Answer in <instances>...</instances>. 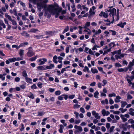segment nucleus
Here are the masks:
<instances>
[{"label": "nucleus", "instance_id": "09e8293b", "mask_svg": "<svg viewBox=\"0 0 134 134\" xmlns=\"http://www.w3.org/2000/svg\"><path fill=\"white\" fill-rule=\"evenodd\" d=\"M55 94L56 95H59L61 94V92L60 91H56L55 92Z\"/></svg>", "mask_w": 134, "mask_h": 134}, {"label": "nucleus", "instance_id": "412c9836", "mask_svg": "<svg viewBox=\"0 0 134 134\" xmlns=\"http://www.w3.org/2000/svg\"><path fill=\"white\" fill-rule=\"evenodd\" d=\"M5 17L8 18L9 20L10 21H11L12 20L11 18V16L9 15H8L7 13H5Z\"/></svg>", "mask_w": 134, "mask_h": 134}, {"label": "nucleus", "instance_id": "6e6552de", "mask_svg": "<svg viewBox=\"0 0 134 134\" xmlns=\"http://www.w3.org/2000/svg\"><path fill=\"white\" fill-rule=\"evenodd\" d=\"M99 15L100 16H103L104 18H107L108 16V14L107 13L102 11L99 14Z\"/></svg>", "mask_w": 134, "mask_h": 134}, {"label": "nucleus", "instance_id": "052dcab7", "mask_svg": "<svg viewBox=\"0 0 134 134\" xmlns=\"http://www.w3.org/2000/svg\"><path fill=\"white\" fill-rule=\"evenodd\" d=\"M63 95L62 94L58 97V99L60 100H62L63 99Z\"/></svg>", "mask_w": 134, "mask_h": 134}, {"label": "nucleus", "instance_id": "f8f14e48", "mask_svg": "<svg viewBox=\"0 0 134 134\" xmlns=\"http://www.w3.org/2000/svg\"><path fill=\"white\" fill-rule=\"evenodd\" d=\"M121 98V97L119 96H116V98L114 99L115 102V103H119L120 102V99Z\"/></svg>", "mask_w": 134, "mask_h": 134}, {"label": "nucleus", "instance_id": "e2e57ef3", "mask_svg": "<svg viewBox=\"0 0 134 134\" xmlns=\"http://www.w3.org/2000/svg\"><path fill=\"white\" fill-rule=\"evenodd\" d=\"M109 104L111 105L112 104L114 103V101L113 100L110 98L109 99Z\"/></svg>", "mask_w": 134, "mask_h": 134}, {"label": "nucleus", "instance_id": "680f3d73", "mask_svg": "<svg viewBox=\"0 0 134 134\" xmlns=\"http://www.w3.org/2000/svg\"><path fill=\"white\" fill-rule=\"evenodd\" d=\"M37 69L39 70H43L44 69L43 66H39L38 67Z\"/></svg>", "mask_w": 134, "mask_h": 134}, {"label": "nucleus", "instance_id": "5701e85b", "mask_svg": "<svg viewBox=\"0 0 134 134\" xmlns=\"http://www.w3.org/2000/svg\"><path fill=\"white\" fill-rule=\"evenodd\" d=\"M45 114V112L44 111H38L37 112L38 116H41Z\"/></svg>", "mask_w": 134, "mask_h": 134}, {"label": "nucleus", "instance_id": "cd10ccee", "mask_svg": "<svg viewBox=\"0 0 134 134\" xmlns=\"http://www.w3.org/2000/svg\"><path fill=\"white\" fill-rule=\"evenodd\" d=\"M90 14V15H93L95 14V12L93 10L91 9L90 8L89 11Z\"/></svg>", "mask_w": 134, "mask_h": 134}, {"label": "nucleus", "instance_id": "7c9ffc66", "mask_svg": "<svg viewBox=\"0 0 134 134\" xmlns=\"http://www.w3.org/2000/svg\"><path fill=\"white\" fill-rule=\"evenodd\" d=\"M128 65L131 67H132L134 65V59H133L132 62L129 63Z\"/></svg>", "mask_w": 134, "mask_h": 134}, {"label": "nucleus", "instance_id": "7ed1b4c3", "mask_svg": "<svg viewBox=\"0 0 134 134\" xmlns=\"http://www.w3.org/2000/svg\"><path fill=\"white\" fill-rule=\"evenodd\" d=\"M109 8H110V9L108 11L110 12L109 15L110 16H112L113 20H114V16L116 14V9L114 8H113L112 7H109Z\"/></svg>", "mask_w": 134, "mask_h": 134}, {"label": "nucleus", "instance_id": "774afa93", "mask_svg": "<svg viewBox=\"0 0 134 134\" xmlns=\"http://www.w3.org/2000/svg\"><path fill=\"white\" fill-rule=\"evenodd\" d=\"M102 82L103 83V84L102 85L103 86H104L107 83V81L105 80H103L102 81Z\"/></svg>", "mask_w": 134, "mask_h": 134}, {"label": "nucleus", "instance_id": "2f4dec72", "mask_svg": "<svg viewBox=\"0 0 134 134\" xmlns=\"http://www.w3.org/2000/svg\"><path fill=\"white\" fill-rule=\"evenodd\" d=\"M37 56L36 55L34 57H33L29 59V60L31 61H35L37 58Z\"/></svg>", "mask_w": 134, "mask_h": 134}, {"label": "nucleus", "instance_id": "3c124183", "mask_svg": "<svg viewBox=\"0 0 134 134\" xmlns=\"http://www.w3.org/2000/svg\"><path fill=\"white\" fill-rule=\"evenodd\" d=\"M80 111L83 113H85V111L83 108L81 107L80 109Z\"/></svg>", "mask_w": 134, "mask_h": 134}, {"label": "nucleus", "instance_id": "72a5a7b5", "mask_svg": "<svg viewBox=\"0 0 134 134\" xmlns=\"http://www.w3.org/2000/svg\"><path fill=\"white\" fill-rule=\"evenodd\" d=\"M81 107V105L78 104H74L73 106V108L74 109H78Z\"/></svg>", "mask_w": 134, "mask_h": 134}, {"label": "nucleus", "instance_id": "2eb2a0df", "mask_svg": "<svg viewBox=\"0 0 134 134\" xmlns=\"http://www.w3.org/2000/svg\"><path fill=\"white\" fill-rule=\"evenodd\" d=\"M134 109L131 108L129 110V114L132 116H134Z\"/></svg>", "mask_w": 134, "mask_h": 134}, {"label": "nucleus", "instance_id": "0eeeda50", "mask_svg": "<svg viewBox=\"0 0 134 134\" xmlns=\"http://www.w3.org/2000/svg\"><path fill=\"white\" fill-rule=\"evenodd\" d=\"M47 61V59L46 58H43L39 59L38 62L39 63V65H42L44 64Z\"/></svg>", "mask_w": 134, "mask_h": 134}, {"label": "nucleus", "instance_id": "bb28decb", "mask_svg": "<svg viewBox=\"0 0 134 134\" xmlns=\"http://www.w3.org/2000/svg\"><path fill=\"white\" fill-rule=\"evenodd\" d=\"M109 46L110 48H112L113 47H114L115 46V44L114 42H111L109 44Z\"/></svg>", "mask_w": 134, "mask_h": 134}, {"label": "nucleus", "instance_id": "37998d69", "mask_svg": "<svg viewBox=\"0 0 134 134\" xmlns=\"http://www.w3.org/2000/svg\"><path fill=\"white\" fill-rule=\"evenodd\" d=\"M79 27L80 29L79 30V33L80 34H81L82 33V27L80 26H79Z\"/></svg>", "mask_w": 134, "mask_h": 134}, {"label": "nucleus", "instance_id": "6e6d98bb", "mask_svg": "<svg viewBox=\"0 0 134 134\" xmlns=\"http://www.w3.org/2000/svg\"><path fill=\"white\" fill-rule=\"evenodd\" d=\"M102 31L101 30L99 29L95 33V34L97 35L100 33H101Z\"/></svg>", "mask_w": 134, "mask_h": 134}, {"label": "nucleus", "instance_id": "f3484780", "mask_svg": "<svg viewBox=\"0 0 134 134\" xmlns=\"http://www.w3.org/2000/svg\"><path fill=\"white\" fill-rule=\"evenodd\" d=\"M126 24V22H124L123 23H119L117 25L118 26H119L121 28H123L124 26Z\"/></svg>", "mask_w": 134, "mask_h": 134}, {"label": "nucleus", "instance_id": "bf43d9fd", "mask_svg": "<svg viewBox=\"0 0 134 134\" xmlns=\"http://www.w3.org/2000/svg\"><path fill=\"white\" fill-rule=\"evenodd\" d=\"M127 98L128 99H132L133 98L129 94H128Z\"/></svg>", "mask_w": 134, "mask_h": 134}, {"label": "nucleus", "instance_id": "423d86ee", "mask_svg": "<svg viewBox=\"0 0 134 134\" xmlns=\"http://www.w3.org/2000/svg\"><path fill=\"white\" fill-rule=\"evenodd\" d=\"M27 54L29 57H31L34 55L35 53L33 52L31 47H30L28 48V51Z\"/></svg>", "mask_w": 134, "mask_h": 134}, {"label": "nucleus", "instance_id": "1a4fd4ad", "mask_svg": "<svg viewBox=\"0 0 134 134\" xmlns=\"http://www.w3.org/2000/svg\"><path fill=\"white\" fill-rule=\"evenodd\" d=\"M102 114L103 116H108L109 115L110 113L108 111H106L104 109H103L102 110Z\"/></svg>", "mask_w": 134, "mask_h": 134}, {"label": "nucleus", "instance_id": "e433bc0d", "mask_svg": "<svg viewBox=\"0 0 134 134\" xmlns=\"http://www.w3.org/2000/svg\"><path fill=\"white\" fill-rule=\"evenodd\" d=\"M82 7L83 8V10H85L86 12H87L88 10V8L86 7V5H83L82 6Z\"/></svg>", "mask_w": 134, "mask_h": 134}, {"label": "nucleus", "instance_id": "dca6fc26", "mask_svg": "<svg viewBox=\"0 0 134 134\" xmlns=\"http://www.w3.org/2000/svg\"><path fill=\"white\" fill-rule=\"evenodd\" d=\"M28 44V43L27 42L23 43L20 44L19 47H20V48L21 47H24L26 45H27Z\"/></svg>", "mask_w": 134, "mask_h": 134}, {"label": "nucleus", "instance_id": "4d7b16f0", "mask_svg": "<svg viewBox=\"0 0 134 134\" xmlns=\"http://www.w3.org/2000/svg\"><path fill=\"white\" fill-rule=\"evenodd\" d=\"M99 92L98 91H96L94 94V97L95 98H98L97 95L99 94Z\"/></svg>", "mask_w": 134, "mask_h": 134}, {"label": "nucleus", "instance_id": "4c0bfd02", "mask_svg": "<svg viewBox=\"0 0 134 134\" xmlns=\"http://www.w3.org/2000/svg\"><path fill=\"white\" fill-rule=\"evenodd\" d=\"M22 35L24 36H28L29 34H27L26 32L24 31L21 33Z\"/></svg>", "mask_w": 134, "mask_h": 134}, {"label": "nucleus", "instance_id": "0e129e2a", "mask_svg": "<svg viewBox=\"0 0 134 134\" xmlns=\"http://www.w3.org/2000/svg\"><path fill=\"white\" fill-rule=\"evenodd\" d=\"M77 7L78 9H80V10H82V6H81V5L80 4H78V5H77Z\"/></svg>", "mask_w": 134, "mask_h": 134}, {"label": "nucleus", "instance_id": "69168bd1", "mask_svg": "<svg viewBox=\"0 0 134 134\" xmlns=\"http://www.w3.org/2000/svg\"><path fill=\"white\" fill-rule=\"evenodd\" d=\"M88 53L90 54L94 55V53L92 51L91 49H90L89 50L88 52Z\"/></svg>", "mask_w": 134, "mask_h": 134}, {"label": "nucleus", "instance_id": "58836bf2", "mask_svg": "<svg viewBox=\"0 0 134 134\" xmlns=\"http://www.w3.org/2000/svg\"><path fill=\"white\" fill-rule=\"evenodd\" d=\"M69 28L68 26H67L63 31V34H64L68 31L69 30Z\"/></svg>", "mask_w": 134, "mask_h": 134}, {"label": "nucleus", "instance_id": "c9c22d12", "mask_svg": "<svg viewBox=\"0 0 134 134\" xmlns=\"http://www.w3.org/2000/svg\"><path fill=\"white\" fill-rule=\"evenodd\" d=\"M115 16H116V21L118 20L120 18L119 14V9H118L117 14H116V15H115Z\"/></svg>", "mask_w": 134, "mask_h": 134}, {"label": "nucleus", "instance_id": "ddd939ff", "mask_svg": "<svg viewBox=\"0 0 134 134\" xmlns=\"http://www.w3.org/2000/svg\"><path fill=\"white\" fill-rule=\"evenodd\" d=\"M74 128L75 129L78 130H79V131L80 132H82L83 130L82 127L80 126L75 125L74 126Z\"/></svg>", "mask_w": 134, "mask_h": 134}, {"label": "nucleus", "instance_id": "5fc2aeb1", "mask_svg": "<svg viewBox=\"0 0 134 134\" xmlns=\"http://www.w3.org/2000/svg\"><path fill=\"white\" fill-rule=\"evenodd\" d=\"M115 66H116L118 67H121L122 66V65L121 64H120L119 63H116L115 64Z\"/></svg>", "mask_w": 134, "mask_h": 134}, {"label": "nucleus", "instance_id": "de8ad7c7", "mask_svg": "<svg viewBox=\"0 0 134 134\" xmlns=\"http://www.w3.org/2000/svg\"><path fill=\"white\" fill-rule=\"evenodd\" d=\"M20 86V87L21 88L23 89H25L26 88V85H24V84H22V85H21Z\"/></svg>", "mask_w": 134, "mask_h": 134}, {"label": "nucleus", "instance_id": "a19ab883", "mask_svg": "<svg viewBox=\"0 0 134 134\" xmlns=\"http://www.w3.org/2000/svg\"><path fill=\"white\" fill-rule=\"evenodd\" d=\"M128 122L131 124H134V120L132 119H131L128 120Z\"/></svg>", "mask_w": 134, "mask_h": 134}, {"label": "nucleus", "instance_id": "f03ea898", "mask_svg": "<svg viewBox=\"0 0 134 134\" xmlns=\"http://www.w3.org/2000/svg\"><path fill=\"white\" fill-rule=\"evenodd\" d=\"M43 0H32L31 2H32L34 4H37V9L40 12L41 11V10L43 8L44 10V7L46 5H47L46 4H43V3L41 2Z\"/></svg>", "mask_w": 134, "mask_h": 134}, {"label": "nucleus", "instance_id": "393cba45", "mask_svg": "<svg viewBox=\"0 0 134 134\" xmlns=\"http://www.w3.org/2000/svg\"><path fill=\"white\" fill-rule=\"evenodd\" d=\"M19 54L20 57H23L24 54V50L23 49H20V50Z\"/></svg>", "mask_w": 134, "mask_h": 134}, {"label": "nucleus", "instance_id": "9b49d317", "mask_svg": "<svg viewBox=\"0 0 134 134\" xmlns=\"http://www.w3.org/2000/svg\"><path fill=\"white\" fill-rule=\"evenodd\" d=\"M131 53H134V45L132 43L131 44V47L129 48L128 50Z\"/></svg>", "mask_w": 134, "mask_h": 134}, {"label": "nucleus", "instance_id": "aec40b11", "mask_svg": "<svg viewBox=\"0 0 134 134\" xmlns=\"http://www.w3.org/2000/svg\"><path fill=\"white\" fill-rule=\"evenodd\" d=\"M54 67V65L53 64H51L47 66L46 67V69H51L52 68Z\"/></svg>", "mask_w": 134, "mask_h": 134}, {"label": "nucleus", "instance_id": "39448f33", "mask_svg": "<svg viewBox=\"0 0 134 134\" xmlns=\"http://www.w3.org/2000/svg\"><path fill=\"white\" fill-rule=\"evenodd\" d=\"M120 116L123 122H124L127 121V118H129L130 117V115L127 114H126L124 115L121 114L120 115Z\"/></svg>", "mask_w": 134, "mask_h": 134}, {"label": "nucleus", "instance_id": "603ef678", "mask_svg": "<svg viewBox=\"0 0 134 134\" xmlns=\"http://www.w3.org/2000/svg\"><path fill=\"white\" fill-rule=\"evenodd\" d=\"M75 97V95L74 94L70 95L69 96V99H73Z\"/></svg>", "mask_w": 134, "mask_h": 134}, {"label": "nucleus", "instance_id": "9d476101", "mask_svg": "<svg viewBox=\"0 0 134 134\" xmlns=\"http://www.w3.org/2000/svg\"><path fill=\"white\" fill-rule=\"evenodd\" d=\"M12 24L14 26V27H12V28L14 29H16L17 27V23L16 21L14 19H12L11 21Z\"/></svg>", "mask_w": 134, "mask_h": 134}, {"label": "nucleus", "instance_id": "338daca9", "mask_svg": "<svg viewBox=\"0 0 134 134\" xmlns=\"http://www.w3.org/2000/svg\"><path fill=\"white\" fill-rule=\"evenodd\" d=\"M63 94V97H64V98L66 100H67L68 98V95L64 94Z\"/></svg>", "mask_w": 134, "mask_h": 134}, {"label": "nucleus", "instance_id": "ea45409f", "mask_svg": "<svg viewBox=\"0 0 134 134\" xmlns=\"http://www.w3.org/2000/svg\"><path fill=\"white\" fill-rule=\"evenodd\" d=\"M31 88L32 89H37V87L35 84H34L31 86Z\"/></svg>", "mask_w": 134, "mask_h": 134}, {"label": "nucleus", "instance_id": "f257e3e1", "mask_svg": "<svg viewBox=\"0 0 134 134\" xmlns=\"http://www.w3.org/2000/svg\"><path fill=\"white\" fill-rule=\"evenodd\" d=\"M61 8H59L57 4L54 3L53 5L50 4L46 5L44 7V10L45 11L44 15L48 16L49 18L51 16V14H55V17L57 18L59 15V13L62 10Z\"/></svg>", "mask_w": 134, "mask_h": 134}, {"label": "nucleus", "instance_id": "8fccbe9b", "mask_svg": "<svg viewBox=\"0 0 134 134\" xmlns=\"http://www.w3.org/2000/svg\"><path fill=\"white\" fill-rule=\"evenodd\" d=\"M83 71L84 72H86L87 71L88 72H89V69L86 66L85 67L84 69H83Z\"/></svg>", "mask_w": 134, "mask_h": 134}, {"label": "nucleus", "instance_id": "13d9d810", "mask_svg": "<svg viewBox=\"0 0 134 134\" xmlns=\"http://www.w3.org/2000/svg\"><path fill=\"white\" fill-rule=\"evenodd\" d=\"M74 114L75 115V117L77 119L79 117V113L76 112L75 111L74 113Z\"/></svg>", "mask_w": 134, "mask_h": 134}, {"label": "nucleus", "instance_id": "20e7f679", "mask_svg": "<svg viewBox=\"0 0 134 134\" xmlns=\"http://www.w3.org/2000/svg\"><path fill=\"white\" fill-rule=\"evenodd\" d=\"M127 80L129 83V86H130L132 85V88H134V83H132L131 81L133 80V79L131 77L129 76V75L127 76L126 77Z\"/></svg>", "mask_w": 134, "mask_h": 134}, {"label": "nucleus", "instance_id": "6ab92c4d", "mask_svg": "<svg viewBox=\"0 0 134 134\" xmlns=\"http://www.w3.org/2000/svg\"><path fill=\"white\" fill-rule=\"evenodd\" d=\"M27 97L32 99H34L35 98L34 95L31 92L29 93V95H28Z\"/></svg>", "mask_w": 134, "mask_h": 134}, {"label": "nucleus", "instance_id": "79ce46f5", "mask_svg": "<svg viewBox=\"0 0 134 134\" xmlns=\"http://www.w3.org/2000/svg\"><path fill=\"white\" fill-rule=\"evenodd\" d=\"M43 85V83H41L40 82H39L37 84V86L40 88H41L42 87V85Z\"/></svg>", "mask_w": 134, "mask_h": 134}, {"label": "nucleus", "instance_id": "4468645a", "mask_svg": "<svg viewBox=\"0 0 134 134\" xmlns=\"http://www.w3.org/2000/svg\"><path fill=\"white\" fill-rule=\"evenodd\" d=\"M13 62H14L16 61H18L22 60L23 59V57H21L20 58L18 57L16 58H13Z\"/></svg>", "mask_w": 134, "mask_h": 134}, {"label": "nucleus", "instance_id": "a878e982", "mask_svg": "<svg viewBox=\"0 0 134 134\" xmlns=\"http://www.w3.org/2000/svg\"><path fill=\"white\" fill-rule=\"evenodd\" d=\"M0 26H2L4 29L6 28L5 25L4 24L3 21L1 20H0Z\"/></svg>", "mask_w": 134, "mask_h": 134}, {"label": "nucleus", "instance_id": "c85d7f7f", "mask_svg": "<svg viewBox=\"0 0 134 134\" xmlns=\"http://www.w3.org/2000/svg\"><path fill=\"white\" fill-rule=\"evenodd\" d=\"M91 71L92 72L93 74L97 73L98 72L97 70L96 69H93L92 68Z\"/></svg>", "mask_w": 134, "mask_h": 134}, {"label": "nucleus", "instance_id": "4be33fe9", "mask_svg": "<svg viewBox=\"0 0 134 134\" xmlns=\"http://www.w3.org/2000/svg\"><path fill=\"white\" fill-rule=\"evenodd\" d=\"M13 58H9L8 60L6 61L5 62L7 64H8L10 63V62H13Z\"/></svg>", "mask_w": 134, "mask_h": 134}, {"label": "nucleus", "instance_id": "c756f323", "mask_svg": "<svg viewBox=\"0 0 134 134\" xmlns=\"http://www.w3.org/2000/svg\"><path fill=\"white\" fill-rule=\"evenodd\" d=\"M47 120V118H45L43 119L42 120V122L41 123V124L42 125H45L46 123L45 122Z\"/></svg>", "mask_w": 134, "mask_h": 134}, {"label": "nucleus", "instance_id": "b1692460", "mask_svg": "<svg viewBox=\"0 0 134 134\" xmlns=\"http://www.w3.org/2000/svg\"><path fill=\"white\" fill-rule=\"evenodd\" d=\"M26 81L27 83H31L32 82V80L30 78H28L27 77H26L25 78Z\"/></svg>", "mask_w": 134, "mask_h": 134}, {"label": "nucleus", "instance_id": "864d4df0", "mask_svg": "<svg viewBox=\"0 0 134 134\" xmlns=\"http://www.w3.org/2000/svg\"><path fill=\"white\" fill-rule=\"evenodd\" d=\"M12 47L13 48H15L17 49H18L20 48V47H19V46H18L16 45H12Z\"/></svg>", "mask_w": 134, "mask_h": 134}, {"label": "nucleus", "instance_id": "c03bdc74", "mask_svg": "<svg viewBox=\"0 0 134 134\" xmlns=\"http://www.w3.org/2000/svg\"><path fill=\"white\" fill-rule=\"evenodd\" d=\"M94 117L97 119H99L100 118V116L99 115V114L97 113L94 115Z\"/></svg>", "mask_w": 134, "mask_h": 134}, {"label": "nucleus", "instance_id": "a18cd8bd", "mask_svg": "<svg viewBox=\"0 0 134 134\" xmlns=\"http://www.w3.org/2000/svg\"><path fill=\"white\" fill-rule=\"evenodd\" d=\"M81 122V120L79 119L75 120V123L76 124H78Z\"/></svg>", "mask_w": 134, "mask_h": 134}, {"label": "nucleus", "instance_id": "49530a36", "mask_svg": "<svg viewBox=\"0 0 134 134\" xmlns=\"http://www.w3.org/2000/svg\"><path fill=\"white\" fill-rule=\"evenodd\" d=\"M21 128L20 129V130L21 131H23L25 129V127H24V124H21Z\"/></svg>", "mask_w": 134, "mask_h": 134}, {"label": "nucleus", "instance_id": "473e14b6", "mask_svg": "<svg viewBox=\"0 0 134 134\" xmlns=\"http://www.w3.org/2000/svg\"><path fill=\"white\" fill-rule=\"evenodd\" d=\"M23 76L25 77V78L27 77V75L26 73V72L25 70H24L22 72Z\"/></svg>", "mask_w": 134, "mask_h": 134}, {"label": "nucleus", "instance_id": "a211bd4d", "mask_svg": "<svg viewBox=\"0 0 134 134\" xmlns=\"http://www.w3.org/2000/svg\"><path fill=\"white\" fill-rule=\"evenodd\" d=\"M121 107L122 108L124 107L125 106L127 105V102L125 101H121Z\"/></svg>", "mask_w": 134, "mask_h": 134}, {"label": "nucleus", "instance_id": "f704fd0d", "mask_svg": "<svg viewBox=\"0 0 134 134\" xmlns=\"http://www.w3.org/2000/svg\"><path fill=\"white\" fill-rule=\"evenodd\" d=\"M116 96V95L114 93H110L108 94V96L110 97H115Z\"/></svg>", "mask_w": 134, "mask_h": 134}]
</instances>
